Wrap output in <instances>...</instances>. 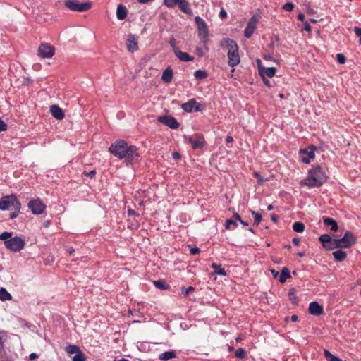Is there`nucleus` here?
Listing matches in <instances>:
<instances>
[{"instance_id": "obj_1", "label": "nucleus", "mask_w": 361, "mask_h": 361, "mask_svg": "<svg viewBox=\"0 0 361 361\" xmlns=\"http://www.w3.org/2000/svg\"><path fill=\"white\" fill-rule=\"evenodd\" d=\"M109 151L119 159H125L128 163L137 161L140 157L138 149L135 145H128L124 140H117L112 143Z\"/></svg>"}, {"instance_id": "obj_2", "label": "nucleus", "mask_w": 361, "mask_h": 361, "mask_svg": "<svg viewBox=\"0 0 361 361\" xmlns=\"http://www.w3.org/2000/svg\"><path fill=\"white\" fill-rule=\"evenodd\" d=\"M328 176L324 169L319 164L313 165L309 170L307 176L300 181V185L310 188L321 187L327 181Z\"/></svg>"}, {"instance_id": "obj_3", "label": "nucleus", "mask_w": 361, "mask_h": 361, "mask_svg": "<svg viewBox=\"0 0 361 361\" xmlns=\"http://www.w3.org/2000/svg\"><path fill=\"white\" fill-rule=\"evenodd\" d=\"M220 44L221 46L225 44L228 49L227 53L228 66L231 67H235L239 64L240 59L238 54L239 47L236 42L230 38H224L221 41Z\"/></svg>"}, {"instance_id": "obj_4", "label": "nucleus", "mask_w": 361, "mask_h": 361, "mask_svg": "<svg viewBox=\"0 0 361 361\" xmlns=\"http://www.w3.org/2000/svg\"><path fill=\"white\" fill-rule=\"evenodd\" d=\"M11 207L14 211L10 214V219H14L18 216L21 208V204L15 195L4 196L0 199V210L9 209Z\"/></svg>"}, {"instance_id": "obj_5", "label": "nucleus", "mask_w": 361, "mask_h": 361, "mask_svg": "<svg viewBox=\"0 0 361 361\" xmlns=\"http://www.w3.org/2000/svg\"><path fill=\"white\" fill-rule=\"evenodd\" d=\"M356 236L351 231H347L345 232L344 236L341 238H338L335 243L336 244V246H339V249H348L356 244Z\"/></svg>"}, {"instance_id": "obj_6", "label": "nucleus", "mask_w": 361, "mask_h": 361, "mask_svg": "<svg viewBox=\"0 0 361 361\" xmlns=\"http://www.w3.org/2000/svg\"><path fill=\"white\" fill-rule=\"evenodd\" d=\"M64 5L69 10L76 12L89 11L92 6V4L90 1L80 3L76 0H66L64 2Z\"/></svg>"}, {"instance_id": "obj_7", "label": "nucleus", "mask_w": 361, "mask_h": 361, "mask_svg": "<svg viewBox=\"0 0 361 361\" xmlns=\"http://www.w3.org/2000/svg\"><path fill=\"white\" fill-rule=\"evenodd\" d=\"M164 5L169 8H173L178 5V8L186 14H191L192 9L186 0H163Z\"/></svg>"}, {"instance_id": "obj_8", "label": "nucleus", "mask_w": 361, "mask_h": 361, "mask_svg": "<svg viewBox=\"0 0 361 361\" xmlns=\"http://www.w3.org/2000/svg\"><path fill=\"white\" fill-rule=\"evenodd\" d=\"M195 22L197 27V35L200 40L204 43L209 41V30L205 21L201 17L196 16Z\"/></svg>"}, {"instance_id": "obj_9", "label": "nucleus", "mask_w": 361, "mask_h": 361, "mask_svg": "<svg viewBox=\"0 0 361 361\" xmlns=\"http://www.w3.org/2000/svg\"><path fill=\"white\" fill-rule=\"evenodd\" d=\"M25 245V240L19 236H15L5 242L6 248L14 252H17L23 250Z\"/></svg>"}, {"instance_id": "obj_10", "label": "nucleus", "mask_w": 361, "mask_h": 361, "mask_svg": "<svg viewBox=\"0 0 361 361\" xmlns=\"http://www.w3.org/2000/svg\"><path fill=\"white\" fill-rule=\"evenodd\" d=\"M27 207L35 215L43 214L47 208V205L39 198L30 200Z\"/></svg>"}, {"instance_id": "obj_11", "label": "nucleus", "mask_w": 361, "mask_h": 361, "mask_svg": "<svg viewBox=\"0 0 361 361\" xmlns=\"http://www.w3.org/2000/svg\"><path fill=\"white\" fill-rule=\"evenodd\" d=\"M257 65L258 68L259 74L260 75L261 78H262V80L264 83L268 86L270 87V82L269 79L267 77L271 78V67H264L262 64V61L259 59H257Z\"/></svg>"}, {"instance_id": "obj_12", "label": "nucleus", "mask_w": 361, "mask_h": 361, "mask_svg": "<svg viewBox=\"0 0 361 361\" xmlns=\"http://www.w3.org/2000/svg\"><path fill=\"white\" fill-rule=\"evenodd\" d=\"M185 141L190 143L194 149H202L205 145L204 138L202 135H196L195 137L184 136Z\"/></svg>"}, {"instance_id": "obj_13", "label": "nucleus", "mask_w": 361, "mask_h": 361, "mask_svg": "<svg viewBox=\"0 0 361 361\" xmlns=\"http://www.w3.org/2000/svg\"><path fill=\"white\" fill-rule=\"evenodd\" d=\"M310 150L307 149H300L299 151L300 158L302 163L309 164L310 160L314 158V150L316 147L313 145H310Z\"/></svg>"}, {"instance_id": "obj_14", "label": "nucleus", "mask_w": 361, "mask_h": 361, "mask_svg": "<svg viewBox=\"0 0 361 361\" xmlns=\"http://www.w3.org/2000/svg\"><path fill=\"white\" fill-rule=\"evenodd\" d=\"M54 53V47L49 44H41L38 48V54L42 58H51Z\"/></svg>"}, {"instance_id": "obj_15", "label": "nucleus", "mask_w": 361, "mask_h": 361, "mask_svg": "<svg viewBox=\"0 0 361 361\" xmlns=\"http://www.w3.org/2000/svg\"><path fill=\"white\" fill-rule=\"evenodd\" d=\"M157 121L171 129H177L180 126L178 121L171 116H158Z\"/></svg>"}, {"instance_id": "obj_16", "label": "nucleus", "mask_w": 361, "mask_h": 361, "mask_svg": "<svg viewBox=\"0 0 361 361\" xmlns=\"http://www.w3.org/2000/svg\"><path fill=\"white\" fill-rule=\"evenodd\" d=\"M272 276L275 279L279 276L280 283L283 284L288 279L291 277V275L289 269L285 267L282 268L280 274L279 271L272 269Z\"/></svg>"}, {"instance_id": "obj_17", "label": "nucleus", "mask_w": 361, "mask_h": 361, "mask_svg": "<svg viewBox=\"0 0 361 361\" xmlns=\"http://www.w3.org/2000/svg\"><path fill=\"white\" fill-rule=\"evenodd\" d=\"M138 37L133 34H129L126 40V47L129 52H134L138 49Z\"/></svg>"}, {"instance_id": "obj_18", "label": "nucleus", "mask_w": 361, "mask_h": 361, "mask_svg": "<svg viewBox=\"0 0 361 361\" xmlns=\"http://www.w3.org/2000/svg\"><path fill=\"white\" fill-rule=\"evenodd\" d=\"M257 23V19L255 16H252L250 18L247 26L244 30V36L246 38H250L253 34Z\"/></svg>"}, {"instance_id": "obj_19", "label": "nucleus", "mask_w": 361, "mask_h": 361, "mask_svg": "<svg viewBox=\"0 0 361 361\" xmlns=\"http://www.w3.org/2000/svg\"><path fill=\"white\" fill-rule=\"evenodd\" d=\"M308 312L313 316H320L324 313L323 306L317 302H312L309 305Z\"/></svg>"}, {"instance_id": "obj_20", "label": "nucleus", "mask_w": 361, "mask_h": 361, "mask_svg": "<svg viewBox=\"0 0 361 361\" xmlns=\"http://www.w3.org/2000/svg\"><path fill=\"white\" fill-rule=\"evenodd\" d=\"M175 56L181 61H192L194 59L193 56H190L186 52H183L180 50V49H175Z\"/></svg>"}, {"instance_id": "obj_21", "label": "nucleus", "mask_w": 361, "mask_h": 361, "mask_svg": "<svg viewBox=\"0 0 361 361\" xmlns=\"http://www.w3.org/2000/svg\"><path fill=\"white\" fill-rule=\"evenodd\" d=\"M207 43H208V41H206L204 43L202 41L200 40V44L196 47V49H195L196 54L199 57L203 56L209 51Z\"/></svg>"}, {"instance_id": "obj_22", "label": "nucleus", "mask_w": 361, "mask_h": 361, "mask_svg": "<svg viewBox=\"0 0 361 361\" xmlns=\"http://www.w3.org/2000/svg\"><path fill=\"white\" fill-rule=\"evenodd\" d=\"M50 111L52 116L58 120H61L65 116L63 110L57 105H52Z\"/></svg>"}, {"instance_id": "obj_23", "label": "nucleus", "mask_w": 361, "mask_h": 361, "mask_svg": "<svg viewBox=\"0 0 361 361\" xmlns=\"http://www.w3.org/2000/svg\"><path fill=\"white\" fill-rule=\"evenodd\" d=\"M323 222L324 226H331V231L336 232L338 229V224L336 220L330 217H323Z\"/></svg>"}, {"instance_id": "obj_24", "label": "nucleus", "mask_w": 361, "mask_h": 361, "mask_svg": "<svg viewBox=\"0 0 361 361\" xmlns=\"http://www.w3.org/2000/svg\"><path fill=\"white\" fill-rule=\"evenodd\" d=\"M195 104L196 99H190L188 102L181 104V109L187 113H191L194 111Z\"/></svg>"}, {"instance_id": "obj_25", "label": "nucleus", "mask_w": 361, "mask_h": 361, "mask_svg": "<svg viewBox=\"0 0 361 361\" xmlns=\"http://www.w3.org/2000/svg\"><path fill=\"white\" fill-rule=\"evenodd\" d=\"M173 69L170 66H168L162 73L161 80L165 83L171 82L173 78Z\"/></svg>"}, {"instance_id": "obj_26", "label": "nucleus", "mask_w": 361, "mask_h": 361, "mask_svg": "<svg viewBox=\"0 0 361 361\" xmlns=\"http://www.w3.org/2000/svg\"><path fill=\"white\" fill-rule=\"evenodd\" d=\"M175 357H176V353L173 350L165 351L159 355V359L161 361H168Z\"/></svg>"}, {"instance_id": "obj_27", "label": "nucleus", "mask_w": 361, "mask_h": 361, "mask_svg": "<svg viewBox=\"0 0 361 361\" xmlns=\"http://www.w3.org/2000/svg\"><path fill=\"white\" fill-rule=\"evenodd\" d=\"M128 14V11L122 4H119L116 9V17L118 20H124Z\"/></svg>"}, {"instance_id": "obj_28", "label": "nucleus", "mask_w": 361, "mask_h": 361, "mask_svg": "<svg viewBox=\"0 0 361 361\" xmlns=\"http://www.w3.org/2000/svg\"><path fill=\"white\" fill-rule=\"evenodd\" d=\"M332 255L335 261L338 262L344 261L347 257V253L343 251L341 249L334 251Z\"/></svg>"}, {"instance_id": "obj_29", "label": "nucleus", "mask_w": 361, "mask_h": 361, "mask_svg": "<svg viewBox=\"0 0 361 361\" xmlns=\"http://www.w3.org/2000/svg\"><path fill=\"white\" fill-rule=\"evenodd\" d=\"M154 286L160 290H164L170 288L169 284H168L164 280H157L153 281Z\"/></svg>"}, {"instance_id": "obj_30", "label": "nucleus", "mask_w": 361, "mask_h": 361, "mask_svg": "<svg viewBox=\"0 0 361 361\" xmlns=\"http://www.w3.org/2000/svg\"><path fill=\"white\" fill-rule=\"evenodd\" d=\"M331 236L329 234H323L319 236V240L322 243L323 247L326 250L328 244L331 242Z\"/></svg>"}, {"instance_id": "obj_31", "label": "nucleus", "mask_w": 361, "mask_h": 361, "mask_svg": "<svg viewBox=\"0 0 361 361\" xmlns=\"http://www.w3.org/2000/svg\"><path fill=\"white\" fill-rule=\"evenodd\" d=\"M12 299L11 295L4 288H0V300L1 301L11 300Z\"/></svg>"}, {"instance_id": "obj_32", "label": "nucleus", "mask_w": 361, "mask_h": 361, "mask_svg": "<svg viewBox=\"0 0 361 361\" xmlns=\"http://www.w3.org/2000/svg\"><path fill=\"white\" fill-rule=\"evenodd\" d=\"M324 357L325 358L328 360V361H342L341 359H340L339 357H336L335 355H334L333 354H331V353L330 351H329L328 350L326 349H324Z\"/></svg>"}, {"instance_id": "obj_33", "label": "nucleus", "mask_w": 361, "mask_h": 361, "mask_svg": "<svg viewBox=\"0 0 361 361\" xmlns=\"http://www.w3.org/2000/svg\"><path fill=\"white\" fill-rule=\"evenodd\" d=\"M207 72L201 69L197 70L194 73V76L197 80H204L207 77Z\"/></svg>"}, {"instance_id": "obj_34", "label": "nucleus", "mask_w": 361, "mask_h": 361, "mask_svg": "<svg viewBox=\"0 0 361 361\" xmlns=\"http://www.w3.org/2000/svg\"><path fill=\"white\" fill-rule=\"evenodd\" d=\"M7 332L4 330H0V351L4 350V343L7 340Z\"/></svg>"}, {"instance_id": "obj_35", "label": "nucleus", "mask_w": 361, "mask_h": 361, "mask_svg": "<svg viewBox=\"0 0 361 361\" xmlns=\"http://www.w3.org/2000/svg\"><path fill=\"white\" fill-rule=\"evenodd\" d=\"M293 229L298 233H302L305 230V225L302 222L296 221L293 225Z\"/></svg>"}, {"instance_id": "obj_36", "label": "nucleus", "mask_w": 361, "mask_h": 361, "mask_svg": "<svg viewBox=\"0 0 361 361\" xmlns=\"http://www.w3.org/2000/svg\"><path fill=\"white\" fill-rule=\"evenodd\" d=\"M80 350V348L75 345H68V346L66 347V351L68 354H76Z\"/></svg>"}, {"instance_id": "obj_37", "label": "nucleus", "mask_w": 361, "mask_h": 361, "mask_svg": "<svg viewBox=\"0 0 361 361\" xmlns=\"http://www.w3.org/2000/svg\"><path fill=\"white\" fill-rule=\"evenodd\" d=\"M212 267L214 269V271L221 276H226V272L224 268H222L220 265H217L216 263H213L212 264Z\"/></svg>"}, {"instance_id": "obj_38", "label": "nucleus", "mask_w": 361, "mask_h": 361, "mask_svg": "<svg viewBox=\"0 0 361 361\" xmlns=\"http://www.w3.org/2000/svg\"><path fill=\"white\" fill-rule=\"evenodd\" d=\"M288 297H289V300L291 301V302L293 304L298 305V298L296 296V295L295 293V290L294 289H291L289 291Z\"/></svg>"}, {"instance_id": "obj_39", "label": "nucleus", "mask_w": 361, "mask_h": 361, "mask_svg": "<svg viewBox=\"0 0 361 361\" xmlns=\"http://www.w3.org/2000/svg\"><path fill=\"white\" fill-rule=\"evenodd\" d=\"M194 290H195V288L192 286H188V287L183 286L181 288V293L184 295V297H187L189 295V293L193 292Z\"/></svg>"}, {"instance_id": "obj_40", "label": "nucleus", "mask_w": 361, "mask_h": 361, "mask_svg": "<svg viewBox=\"0 0 361 361\" xmlns=\"http://www.w3.org/2000/svg\"><path fill=\"white\" fill-rule=\"evenodd\" d=\"M12 232L5 231L0 235V240H4V243H5L6 240H9L10 238H12Z\"/></svg>"}, {"instance_id": "obj_41", "label": "nucleus", "mask_w": 361, "mask_h": 361, "mask_svg": "<svg viewBox=\"0 0 361 361\" xmlns=\"http://www.w3.org/2000/svg\"><path fill=\"white\" fill-rule=\"evenodd\" d=\"M235 355L238 359H243L245 357L246 353L243 348H238L235 352Z\"/></svg>"}, {"instance_id": "obj_42", "label": "nucleus", "mask_w": 361, "mask_h": 361, "mask_svg": "<svg viewBox=\"0 0 361 361\" xmlns=\"http://www.w3.org/2000/svg\"><path fill=\"white\" fill-rule=\"evenodd\" d=\"M73 361H86V358L82 350L76 353V355L73 357Z\"/></svg>"}, {"instance_id": "obj_43", "label": "nucleus", "mask_w": 361, "mask_h": 361, "mask_svg": "<svg viewBox=\"0 0 361 361\" xmlns=\"http://www.w3.org/2000/svg\"><path fill=\"white\" fill-rule=\"evenodd\" d=\"M232 226H233V228H235L237 226L236 221L233 219H227L226 221V228L231 229V228H232V227H231Z\"/></svg>"}, {"instance_id": "obj_44", "label": "nucleus", "mask_w": 361, "mask_h": 361, "mask_svg": "<svg viewBox=\"0 0 361 361\" xmlns=\"http://www.w3.org/2000/svg\"><path fill=\"white\" fill-rule=\"evenodd\" d=\"M338 240V238H331V242L328 244L326 250H332L334 249H339V246H336V241Z\"/></svg>"}, {"instance_id": "obj_45", "label": "nucleus", "mask_w": 361, "mask_h": 361, "mask_svg": "<svg viewBox=\"0 0 361 361\" xmlns=\"http://www.w3.org/2000/svg\"><path fill=\"white\" fill-rule=\"evenodd\" d=\"M252 214L254 216V224L258 225L262 221V215L255 211H252Z\"/></svg>"}, {"instance_id": "obj_46", "label": "nucleus", "mask_w": 361, "mask_h": 361, "mask_svg": "<svg viewBox=\"0 0 361 361\" xmlns=\"http://www.w3.org/2000/svg\"><path fill=\"white\" fill-rule=\"evenodd\" d=\"M282 8L286 11H291L294 8V4L292 2H287L283 6Z\"/></svg>"}, {"instance_id": "obj_47", "label": "nucleus", "mask_w": 361, "mask_h": 361, "mask_svg": "<svg viewBox=\"0 0 361 361\" xmlns=\"http://www.w3.org/2000/svg\"><path fill=\"white\" fill-rule=\"evenodd\" d=\"M336 60L340 64H344L346 61V58L343 54H338L336 55Z\"/></svg>"}, {"instance_id": "obj_48", "label": "nucleus", "mask_w": 361, "mask_h": 361, "mask_svg": "<svg viewBox=\"0 0 361 361\" xmlns=\"http://www.w3.org/2000/svg\"><path fill=\"white\" fill-rule=\"evenodd\" d=\"M206 106L204 104H199L196 102L195 106V112L202 111L205 109Z\"/></svg>"}, {"instance_id": "obj_49", "label": "nucleus", "mask_w": 361, "mask_h": 361, "mask_svg": "<svg viewBox=\"0 0 361 361\" xmlns=\"http://www.w3.org/2000/svg\"><path fill=\"white\" fill-rule=\"evenodd\" d=\"M83 175L86 176H88L90 177V178H94L96 176V171L95 170H92L89 172L86 171H83Z\"/></svg>"}, {"instance_id": "obj_50", "label": "nucleus", "mask_w": 361, "mask_h": 361, "mask_svg": "<svg viewBox=\"0 0 361 361\" xmlns=\"http://www.w3.org/2000/svg\"><path fill=\"white\" fill-rule=\"evenodd\" d=\"M170 46L173 48V53L175 54V49H179L177 46H176V40L175 38H171L169 42Z\"/></svg>"}, {"instance_id": "obj_51", "label": "nucleus", "mask_w": 361, "mask_h": 361, "mask_svg": "<svg viewBox=\"0 0 361 361\" xmlns=\"http://www.w3.org/2000/svg\"><path fill=\"white\" fill-rule=\"evenodd\" d=\"M354 32H355V35L360 37L359 44H361V27H355Z\"/></svg>"}, {"instance_id": "obj_52", "label": "nucleus", "mask_w": 361, "mask_h": 361, "mask_svg": "<svg viewBox=\"0 0 361 361\" xmlns=\"http://www.w3.org/2000/svg\"><path fill=\"white\" fill-rule=\"evenodd\" d=\"M303 30L307 31V32H311L312 30V27L311 25H310V23L307 22V21H305L304 23V27H303Z\"/></svg>"}, {"instance_id": "obj_53", "label": "nucleus", "mask_w": 361, "mask_h": 361, "mask_svg": "<svg viewBox=\"0 0 361 361\" xmlns=\"http://www.w3.org/2000/svg\"><path fill=\"white\" fill-rule=\"evenodd\" d=\"M128 215L130 216H139V214L135 210H133L130 208L128 209Z\"/></svg>"}, {"instance_id": "obj_54", "label": "nucleus", "mask_w": 361, "mask_h": 361, "mask_svg": "<svg viewBox=\"0 0 361 361\" xmlns=\"http://www.w3.org/2000/svg\"><path fill=\"white\" fill-rule=\"evenodd\" d=\"M190 252L191 255H197V254H199L200 252V250L195 247H192L190 250Z\"/></svg>"}, {"instance_id": "obj_55", "label": "nucleus", "mask_w": 361, "mask_h": 361, "mask_svg": "<svg viewBox=\"0 0 361 361\" xmlns=\"http://www.w3.org/2000/svg\"><path fill=\"white\" fill-rule=\"evenodd\" d=\"M6 127V124L0 118V132L5 131Z\"/></svg>"}, {"instance_id": "obj_56", "label": "nucleus", "mask_w": 361, "mask_h": 361, "mask_svg": "<svg viewBox=\"0 0 361 361\" xmlns=\"http://www.w3.org/2000/svg\"><path fill=\"white\" fill-rule=\"evenodd\" d=\"M38 357H39L38 354H37L35 353H32L30 354V355H29V360L33 361L35 359L38 358Z\"/></svg>"}, {"instance_id": "obj_57", "label": "nucleus", "mask_w": 361, "mask_h": 361, "mask_svg": "<svg viewBox=\"0 0 361 361\" xmlns=\"http://www.w3.org/2000/svg\"><path fill=\"white\" fill-rule=\"evenodd\" d=\"M219 16H220L221 18H226L227 13H226V11L224 8L221 9L220 13H219Z\"/></svg>"}, {"instance_id": "obj_58", "label": "nucleus", "mask_w": 361, "mask_h": 361, "mask_svg": "<svg viewBox=\"0 0 361 361\" xmlns=\"http://www.w3.org/2000/svg\"><path fill=\"white\" fill-rule=\"evenodd\" d=\"M172 157L176 160H178L180 159L181 156L178 152H174L172 153Z\"/></svg>"}, {"instance_id": "obj_59", "label": "nucleus", "mask_w": 361, "mask_h": 361, "mask_svg": "<svg viewBox=\"0 0 361 361\" xmlns=\"http://www.w3.org/2000/svg\"><path fill=\"white\" fill-rule=\"evenodd\" d=\"M292 242L294 245L298 246L300 245V240L298 238H294Z\"/></svg>"}, {"instance_id": "obj_60", "label": "nucleus", "mask_w": 361, "mask_h": 361, "mask_svg": "<svg viewBox=\"0 0 361 361\" xmlns=\"http://www.w3.org/2000/svg\"><path fill=\"white\" fill-rule=\"evenodd\" d=\"M233 137H231L230 135L226 136V140H225V142L226 144L231 143V142H233Z\"/></svg>"}, {"instance_id": "obj_61", "label": "nucleus", "mask_w": 361, "mask_h": 361, "mask_svg": "<svg viewBox=\"0 0 361 361\" xmlns=\"http://www.w3.org/2000/svg\"><path fill=\"white\" fill-rule=\"evenodd\" d=\"M232 219H234L235 221H240L241 220L240 215L238 214H235L233 216Z\"/></svg>"}, {"instance_id": "obj_62", "label": "nucleus", "mask_w": 361, "mask_h": 361, "mask_svg": "<svg viewBox=\"0 0 361 361\" xmlns=\"http://www.w3.org/2000/svg\"><path fill=\"white\" fill-rule=\"evenodd\" d=\"M298 20L300 21H304L305 20V15L303 13H299L298 16Z\"/></svg>"}, {"instance_id": "obj_63", "label": "nucleus", "mask_w": 361, "mask_h": 361, "mask_svg": "<svg viewBox=\"0 0 361 361\" xmlns=\"http://www.w3.org/2000/svg\"><path fill=\"white\" fill-rule=\"evenodd\" d=\"M292 322H295L298 321V317L296 314H293L290 317Z\"/></svg>"}, {"instance_id": "obj_64", "label": "nucleus", "mask_w": 361, "mask_h": 361, "mask_svg": "<svg viewBox=\"0 0 361 361\" xmlns=\"http://www.w3.org/2000/svg\"><path fill=\"white\" fill-rule=\"evenodd\" d=\"M50 224H51L50 221H49V220H47V221H44V223H43V226H44V228H49V226H50Z\"/></svg>"}]
</instances>
